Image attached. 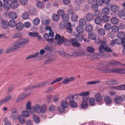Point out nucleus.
Instances as JSON below:
<instances>
[{
  "label": "nucleus",
  "instance_id": "nucleus-27",
  "mask_svg": "<svg viewBox=\"0 0 125 125\" xmlns=\"http://www.w3.org/2000/svg\"><path fill=\"white\" fill-rule=\"evenodd\" d=\"M111 23L114 24H117L119 22V20L118 19L115 17L112 18L110 20Z\"/></svg>",
  "mask_w": 125,
  "mask_h": 125
},
{
  "label": "nucleus",
  "instance_id": "nucleus-62",
  "mask_svg": "<svg viewBox=\"0 0 125 125\" xmlns=\"http://www.w3.org/2000/svg\"><path fill=\"white\" fill-rule=\"evenodd\" d=\"M106 46L107 45L105 46L104 45V51L107 52H112V51L111 49L109 47Z\"/></svg>",
  "mask_w": 125,
  "mask_h": 125
},
{
  "label": "nucleus",
  "instance_id": "nucleus-10",
  "mask_svg": "<svg viewBox=\"0 0 125 125\" xmlns=\"http://www.w3.org/2000/svg\"><path fill=\"white\" fill-rule=\"evenodd\" d=\"M28 95L24 93L22 94L17 98L16 101V102H20L22 100L25 98Z\"/></svg>",
  "mask_w": 125,
  "mask_h": 125
},
{
  "label": "nucleus",
  "instance_id": "nucleus-46",
  "mask_svg": "<svg viewBox=\"0 0 125 125\" xmlns=\"http://www.w3.org/2000/svg\"><path fill=\"white\" fill-rule=\"evenodd\" d=\"M102 19L104 22H108L109 19L108 16L106 15H104L102 17Z\"/></svg>",
  "mask_w": 125,
  "mask_h": 125
},
{
  "label": "nucleus",
  "instance_id": "nucleus-2",
  "mask_svg": "<svg viewBox=\"0 0 125 125\" xmlns=\"http://www.w3.org/2000/svg\"><path fill=\"white\" fill-rule=\"evenodd\" d=\"M94 99L99 105L103 104V98L101 95L99 93L96 94L94 95Z\"/></svg>",
  "mask_w": 125,
  "mask_h": 125
},
{
  "label": "nucleus",
  "instance_id": "nucleus-14",
  "mask_svg": "<svg viewBox=\"0 0 125 125\" xmlns=\"http://www.w3.org/2000/svg\"><path fill=\"white\" fill-rule=\"evenodd\" d=\"M9 16L10 18L12 19H16L17 17L16 13L14 12H10L9 14Z\"/></svg>",
  "mask_w": 125,
  "mask_h": 125
},
{
  "label": "nucleus",
  "instance_id": "nucleus-54",
  "mask_svg": "<svg viewBox=\"0 0 125 125\" xmlns=\"http://www.w3.org/2000/svg\"><path fill=\"white\" fill-rule=\"evenodd\" d=\"M65 12L64 10H59L57 11V13L59 16H62L64 15Z\"/></svg>",
  "mask_w": 125,
  "mask_h": 125
},
{
  "label": "nucleus",
  "instance_id": "nucleus-18",
  "mask_svg": "<svg viewBox=\"0 0 125 125\" xmlns=\"http://www.w3.org/2000/svg\"><path fill=\"white\" fill-rule=\"evenodd\" d=\"M122 101V99L121 96H117L115 98V102L117 104H120Z\"/></svg>",
  "mask_w": 125,
  "mask_h": 125
},
{
  "label": "nucleus",
  "instance_id": "nucleus-35",
  "mask_svg": "<svg viewBox=\"0 0 125 125\" xmlns=\"http://www.w3.org/2000/svg\"><path fill=\"white\" fill-rule=\"evenodd\" d=\"M95 34L93 33H90L88 34V37L89 39L94 40L96 37Z\"/></svg>",
  "mask_w": 125,
  "mask_h": 125
},
{
  "label": "nucleus",
  "instance_id": "nucleus-33",
  "mask_svg": "<svg viewBox=\"0 0 125 125\" xmlns=\"http://www.w3.org/2000/svg\"><path fill=\"white\" fill-rule=\"evenodd\" d=\"M22 116L24 117H28L29 116L30 114L28 111H24L22 113Z\"/></svg>",
  "mask_w": 125,
  "mask_h": 125
},
{
  "label": "nucleus",
  "instance_id": "nucleus-37",
  "mask_svg": "<svg viewBox=\"0 0 125 125\" xmlns=\"http://www.w3.org/2000/svg\"><path fill=\"white\" fill-rule=\"evenodd\" d=\"M69 104L70 106L73 107H76L77 106V103L73 101H70Z\"/></svg>",
  "mask_w": 125,
  "mask_h": 125
},
{
  "label": "nucleus",
  "instance_id": "nucleus-26",
  "mask_svg": "<svg viewBox=\"0 0 125 125\" xmlns=\"http://www.w3.org/2000/svg\"><path fill=\"white\" fill-rule=\"evenodd\" d=\"M3 6L4 8L6 10L10 9L11 7V6L10 4L8 2L5 3L3 4Z\"/></svg>",
  "mask_w": 125,
  "mask_h": 125
},
{
  "label": "nucleus",
  "instance_id": "nucleus-3",
  "mask_svg": "<svg viewBox=\"0 0 125 125\" xmlns=\"http://www.w3.org/2000/svg\"><path fill=\"white\" fill-rule=\"evenodd\" d=\"M94 40L95 41V43L97 44H102L104 46L106 45V41H102L98 36H96Z\"/></svg>",
  "mask_w": 125,
  "mask_h": 125
},
{
  "label": "nucleus",
  "instance_id": "nucleus-43",
  "mask_svg": "<svg viewBox=\"0 0 125 125\" xmlns=\"http://www.w3.org/2000/svg\"><path fill=\"white\" fill-rule=\"evenodd\" d=\"M115 89L119 90H125V84H123L119 86L116 87Z\"/></svg>",
  "mask_w": 125,
  "mask_h": 125
},
{
  "label": "nucleus",
  "instance_id": "nucleus-19",
  "mask_svg": "<svg viewBox=\"0 0 125 125\" xmlns=\"http://www.w3.org/2000/svg\"><path fill=\"white\" fill-rule=\"evenodd\" d=\"M102 20L99 17H96L94 20V22L95 24L100 25L101 24L102 22Z\"/></svg>",
  "mask_w": 125,
  "mask_h": 125
},
{
  "label": "nucleus",
  "instance_id": "nucleus-17",
  "mask_svg": "<svg viewBox=\"0 0 125 125\" xmlns=\"http://www.w3.org/2000/svg\"><path fill=\"white\" fill-rule=\"evenodd\" d=\"M18 119L19 122L21 124H24L25 122V120L24 117L21 115H19Z\"/></svg>",
  "mask_w": 125,
  "mask_h": 125
},
{
  "label": "nucleus",
  "instance_id": "nucleus-34",
  "mask_svg": "<svg viewBox=\"0 0 125 125\" xmlns=\"http://www.w3.org/2000/svg\"><path fill=\"white\" fill-rule=\"evenodd\" d=\"M69 17L68 15L67 14H65L62 17V19L64 21L67 22L69 19Z\"/></svg>",
  "mask_w": 125,
  "mask_h": 125
},
{
  "label": "nucleus",
  "instance_id": "nucleus-59",
  "mask_svg": "<svg viewBox=\"0 0 125 125\" xmlns=\"http://www.w3.org/2000/svg\"><path fill=\"white\" fill-rule=\"evenodd\" d=\"M117 35L118 37L121 38L124 37V33L123 32L120 31L117 33Z\"/></svg>",
  "mask_w": 125,
  "mask_h": 125
},
{
  "label": "nucleus",
  "instance_id": "nucleus-39",
  "mask_svg": "<svg viewBox=\"0 0 125 125\" xmlns=\"http://www.w3.org/2000/svg\"><path fill=\"white\" fill-rule=\"evenodd\" d=\"M33 120L35 124H38L40 122L39 117L36 115H34L33 116Z\"/></svg>",
  "mask_w": 125,
  "mask_h": 125
},
{
  "label": "nucleus",
  "instance_id": "nucleus-22",
  "mask_svg": "<svg viewBox=\"0 0 125 125\" xmlns=\"http://www.w3.org/2000/svg\"><path fill=\"white\" fill-rule=\"evenodd\" d=\"M98 35L100 36H104L105 34L104 30L103 29H99L97 31Z\"/></svg>",
  "mask_w": 125,
  "mask_h": 125
},
{
  "label": "nucleus",
  "instance_id": "nucleus-6",
  "mask_svg": "<svg viewBox=\"0 0 125 125\" xmlns=\"http://www.w3.org/2000/svg\"><path fill=\"white\" fill-rule=\"evenodd\" d=\"M75 79V77H70L64 80L62 82V83L64 84L68 83L69 82L74 80Z\"/></svg>",
  "mask_w": 125,
  "mask_h": 125
},
{
  "label": "nucleus",
  "instance_id": "nucleus-7",
  "mask_svg": "<svg viewBox=\"0 0 125 125\" xmlns=\"http://www.w3.org/2000/svg\"><path fill=\"white\" fill-rule=\"evenodd\" d=\"M1 26L4 29H7L9 27L8 22L6 20H3L1 22Z\"/></svg>",
  "mask_w": 125,
  "mask_h": 125
},
{
  "label": "nucleus",
  "instance_id": "nucleus-56",
  "mask_svg": "<svg viewBox=\"0 0 125 125\" xmlns=\"http://www.w3.org/2000/svg\"><path fill=\"white\" fill-rule=\"evenodd\" d=\"M24 25V27L25 28H28L31 26V24L29 21H26L25 22Z\"/></svg>",
  "mask_w": 125,
  "mask_h": 125
},
{
  "label": "nucleus",
  "instance_id": "nucleus-61",
  "mask_svg": "<svg viewBox=\"0 0 125 125\" xmlns=\"http://www.w3.org/2000/svg\"><path fill=\"white\" fill-rule=\"evenodd\" d=\"M104 51V45L102 44L99 48V51L100 52L103 53Z\"/></svg>",
  "mask_w": 125,
  "mask_h": 125
},
{
  "label": "nucleus",
  "instance_id": "nucleus-41",
  "mask_svg": "<svg viewBox=\"0 0 125 125\" xmlns=\"http://www.w3.org/2000/svg\"><path fill=\"white\" fill-rule=\"evenodd\" d=\"M79 24L82 26H84L86 24V21L85 19L82 18L79 21Z\"/></svg>",
  "mask_w": 125,
  "mask_h": 125
},
{
  "label": "nucleus",
  "instance_id": "nucleus-13",
  "mask_svg": "<svg viewBox=\"0 0 125 125\" xmlns=\"http://www.w3.org/2000/svg\"><path fill=\"white\" fill-rule=\"evenodd\" d=\"M15 26L18 30L20 31L23 28V25L22 23L19 22L16 24Z\"/></svg>",
  "mask_w": 125,
  "mask_h": 125
},
{
  "label": "nucleus",
  "instance_id": "nucleus-49",
  "mask_svg": "<svg viewBox=\"0 0 125 125\" xmlns=\"http://www.w3.org/2000/svg\"><path fill=\"white\" fill-rule=\"evenodd\" d=\"M89 102L90 105L94 106L95 105L94 100L93 98H90L89 100Z\"/></svg>",
  "mask_w": 125,
  "mask_h": 125
},
{
  "label": "nucleus",
  "instance_id": "nucleus-1",
  "mask_svg": "<svg viewBox=\"0 0 125 125\" xmlns=\"http://www.w3.org/2000/svg\"><path fill=\"white\" fill-rule=\"evenodd\" d=\"M61 106L58 108V111L62 113L64 112L65 109L68 107V104L67 102L65 101H62L61 103Z\"/></svg>",
  "mask_w": 125,
  "mask_h": 125
},
{
  "label": "nucleus",
  "instance_id": "nucleus-5",
  "mask_svg": "<svg viewBox=\"0 0 125 125\" xmlns=\"http://www.w3.org/2000/svg\"><path fill=\"white\" fill-rule=\"evenodd\" d=\"M21 46L18 41H17L13 44L11 47L13 51H14L18 49Z\"/></svg>",
  "mask_w": 125,
  "mask_h": 125
},
{
  "label": "nucleus",
  "instance_id": "nucleus-21",
  "mask_svg": "<svg viewBox=\"0 0 125 125\" xmlns=\"http://www.w3.org/2000/svg\"><path fill=\"white\" fill-rule=\"evenodd\" d=\"M76 30L78 33L81 34L83 31V29L81 26H78L76 27Z\"/></svg>",
  "mask_w": 125,
  "mask_h": 125
},
{
  "label": "nucleus",
  "instance_id": "nucleus-44",
  "mask_svg": "<svg viewBox=\"0 0 125 125\" xmlns=\"http://www.w3.org/2000/svg\"><path fill=\"white\" fill-rule=\"evenodd\" d=\"M41 106L39 104L35 105L34 106L36 112L38 113H40Z\"/></svg>",
  "mask_w": 125,
  "mask_h": 125
},
{
  "label": "nucleus",
  "instance_id": "nucleus-4",
  "mask_svg": "<svg viewBox=\"0 0 125 125\" xmlns=\"http://www.w3.org/2000/svg\"><path fill=\"white\" fill-rule=\"evenodd\" d=\"M18 41L21 46L28 43L29 42V40L27 39H21Z\"/></svg>",
  "mask_w": 125,
  "mask_h": 125
},
{
  "label": "nucleus",
  "instance_id": "nucleus-24",
  "mask_svg": "<svg viewBox=\"0 0 125 125\" xmlns=\"http://www.w3.org/2000/svg\"><path fill=\"white\" fill-rule=\"evenodd\" d=\"M8 23L9 26L12 28L14 27L16 24L15 21L13 20H11L9 21Z\"/></svg>",
  "mask_w": 125,
  "mask_h": 125
},
{
  "label": "nucleus",
  "instance_id": "nucleus-31",
  "mask_svg": "<svg viewBox=\"0 0 125 125\" xmlns=\"http://www.w3.org/2000/svg\"><path fill=\"white\" fill-rule=\"evenodd\" d=\"M119 62L115 61L114 60H112L110 61L109 62V64L110 66L112 65H118Z\"/></svg>",
  "mask_w": 125,
  "mask_h": 125
},
{
  "label": "nucleus",
  "instance_id": "nucleus-8",
  "mask_svg": "<svg viewBox=\"0 0 125 125\" xmlns=\"http://www.w3.org/2000/svg\"><path fill=\"white\" fill-rule=\"evenodd\" d=\"M66 29L67 31L69 33H71L72 32V24L68 22L66 23Z\"/></svg>",
  "mask_w": 125,
  "mask_h": 125
},
{
  "label": "nucleus",
  "instance_id": "nucleus-55",
  "mask_svg": "<svg viewBox=\"0 0 125 125\" xmlns=\"http://www.w3.org/2000/svg\"><path fill=\"white\" fill-rule=\"evenodd\" d=\"M112 31L114 32H116L119 31V28L117 26H114L111 28Z\"/></svg>",
  "mask_w": 125,
  "mask_h": 125
},
{
  "label": "nucleus",
  "instance_id": "nucleus-16",
  "mask_svg": "<svg viewBox=\"0 0 125 125\" xmlns=\"http://www.w3.org/2000/svg\"><path fill=\"white\" fill-rule=\"evenodd\" d=\"M111 10L114 12H117L119 10V8L116 5H112L110 7Z\"/></svg>",
  "mask_w": 125,
  "mask_h": 125
},
{
  "label": "nucleus",
  "instance_id": "nucleus-23",
  "mask_svg": "<svg viewBox=\"0 0 125 125\" xmlns=\"http://www.w3.org/2000/svg\"><path fill=\"white\" fill-rule=\"evenodd\" d=\"M44 85L42 82L38 84H35L31 86V88L32 89H35L39 87H42Z\"/></svg>",
  "mask_w": 125,
  "mask_h": 125
},
{
  "label": "nucleus",
  "instance_id": "nucleus-63",
  "mask_svg": "<svg viewBox=\"0 0 125 125\" xmlns=\"http://www.w3.org/2000/svg\"><path fill=\"white\" fill-rule=\"evenodd\" d=\"M49 109L50 111H53L55 110L56 108L55 106L53 105H51L49 106Z\"/></svg>",
  "mask_w": 125,
  "mask_h": 125
},
{
  "label": "nucleus",
  "instance_id": "nucleus-30",
  "mask_svg": "<svg viewBox=\"0 0 125 125\" xmlns=\"http://www.w3.org/2000/svg\"><path fill=\"white\" fill-rule=\"evenodd\" d=\"M39 54V52H36L34 54H33L31 55H29L26 58V60L30 59L31 58H33L37 56Z\"/></svg>",
  "mask_w": 125,
  "mask_h": 125
},
{
  "label": "nucleus",
  "instance_id": "nucleus-45",
  "mask_svg": "<svg viewBox=\"0 0 125 125\" xmlns=\"http://www.w3.org/2000/svg\"><path fill=\"white\" fill-rule=\"evenodd\" d=\"M40 21L39 19L38 18H36L33 20V22L34 24L37 25H39Z\"/></svg>",
  "mask_w": 125,
  "mask_h": 125
},
{
  "label": "nucleus",
  "instance_id": "nucleus-12",
  "mask_svg": "<svg viewBox=\"0 0 125 125\" xmlns=\"http://www.w3.org/2000/svg\"><path fill=\"white\" fill-rule=\"evenodd\" d=\"M104 101L106 104H110L112 102V99L110 97L106 96L104 97Z\"/></svg>",
  "mask_w": 125,
  "mask_h": 125
},
{
  "label": "nucleus",
  "instance_id": "nucleus-11",
  "mask_svg": "<svg viewBox=\"0 0 125 125\" xmlns=\"http://www.w3.org/2000/svg\"><path fill=\"white\" fill-rule=\"evenodd\" d=\"M70 41L72 42V45L73 46L78 47L80 46V44L76 42L74 38L71 39H70Z\"/></svg>",
  "mask_w": 125,
  "mask_h": 125
},
{
  "label": "nucleus",
  "instance_id": "nucleus-60",
  "mask_svg": "<svg viewBox=\"0 0 125 125\" xmlns=\"http://www.w3.org/2000/svg\"><path fill=\"white\" fill-rule=\"evenodd\" d=\"M117 73H125V69L124 68H118Z\"/></svg>",
  "mask_w": 125,
  "mask_h": 125
},
{
  "label": "nucleus",
  "instance_id": "nucleus-40",
  "mask_svg": "<svg viewBox=\"0 0 125 125\" xmlns=\"http://www.w3.org/2000/svg\"><path fill=\"white\" fill-rule=\"evenodd\" d=\"M70 42L69 40L68 39H66L63 37V43L65 45L69 46L70 44Z\"/></svg>",
  "mask_w": 125,
  "mask_h": 125
},
{
  "label": "nucleus",
  "instance_id": "nucleus-48",
  "mask_svg": "<svg viewBox=\"0 0 125 125\" xmlns=\"http://www.w3.org/2000/svg\"><path fill=\"white\" fill-rule=\"evenodd\" d=\"M52 18L54 21H57L59 20V15L54 14L52 16Z\"/></svg>",
  "mask_w": 125,
  "mask_h": 125
},
{
  "label": "nucleus",
  "instance_id": "nucleus-20",
  "mask_svg": "<svg viewBox=\"0 0 125 125\" xmlns=\"http://www.w3.org/2000/svg\"><path fill=\"white\" fill-rule=\"evenodd\" d=\"M47 109L46 105L45 104L42 105L41 106L40 112L42 113H44L46 112Z\"/></svg>",
  "mask_w": 125,
  "mask_h": 125
},
{
  "label": "nucleus",
  "instance_id": "nucleus-29",
  "mask_svg": "<svg viewBox=\"0 0 125 125\" xmlns=\"http://www.w3.org/2000/svg\"><path fill=\"white\" fill-rule=\"evenodd\" d=\"M81 107L83 109H86V99L83 98V100L81 104Z\"/></svg>",
  "mask_w": 125,
  "mask_h": 125
},
{
  "label": "nucleus",
  "instance_id": "nucleus-9",
  "mask_svg": "<svg viewBox=\"0 0 125 125\" xmlns=\"http://www.w3.org/2000/svg\"><path fill=\"white\" fill-rule=\"evenodd\" d=\"M11 96L10 95H8L4 98V99H3L0 102V105L2 104L5 103L7 102L11 99Z\"/></svg>",
  "mask_w": 125,
  "mask_h": 125
},
{
  "label": "nucleus",
  "instance_id": "nucleus-25",
  "mask_svg": "<svg viewBox=\"0 0 125 125\" xmlns=\"http://www.w3.org/2000/svg\"><path fill=\"white\" fill-rule=\"evenodd\" d=\"M84 54V52H76L73 53V55L76 56H82Z\"/></svg>",
  "mask_w": 125,
  "mask_h": 125
},
{
  "label": "nucleus",
  "instance_id": "nucleus-42",
  "mask_svg": "<svg viewBox=\"0 0 125 125\" xmlns=\"http://www.w3.org/2000/svg\"><path fill=\"white\" fill-rule=\"evenodd\" d=\"M29 14L28 12H24L22 14V17L24 19H27L28 18Z\"/></svg>",
  "mask_w": 125,
  "mask_h": 125
},
{
  "label": "nucleus",
  "instance_id": "nucleus-58",
  "mask_svg": "<svg viewBox=\"0 0 125 125\" xmlns=\"http://www.w3.org/2000/svg\"><path fill=\"white\" fill-rule=\"evenodd\" d=\"M62 77H60L59 78H57L56 79H55L53 81H52L51 82V83L52 84V85L54 83L59 82L61 81L62 79Z\"/></svg>",
  "mask_w": 125,
  "mask_h": 125
},
{
  "label": "nucleus",
  "instance_id": "nucleus-50",
  "mask_svg": "<svg viewBox=\"0 0 125 125\" xmlns=\"http://www.w3.org/2000/svg\"><path fill=\"white\" fill-rule=\"evenodd\" d=\"M37 6L38 8L40 9H42L43 8L44 5L42 2L39 1L37 3Z\"/></svg>",
  "mask_w": 125,
  "mask_h": 125
},
{
  "label": "nucleus",
  "instance_id": "nucleus-36",
  "mask_svg": "<svg viewBox=\"0 0 125 125\" xmlns=\"http://www.w3.org/2000/svg\"><path fill=\"white\" fill-rule=\"evenodd\" d=\"M102 13L105 14H108L110 12L109 9L106 7L104 8L102 10Z\"/></svg>",
  "mask_w": 125,
  "mask_h": 125
},
{
  "label": "nucleus",
  "instance_id": "nucleus-51",
  "mask_svg": "<svg viewBox=\"0 0 125 125\" xmlns=\"http://www.w3.org/2000/svg\"><path fill=\"white\" fill-rule=\"evenodd\" d=\"M17 115L18 114L16 112L14 111L12 113L11 117L14 120H15L17 119Z\"/></svg>",
  "mask_w": 125,
  "mask_h": 125
},
{
  "label": "nucleus",
  "instance_id": "nucleus-28",
  "mask_svg": "<svg viewBox=\"0 0 125 125\" xmlns=\"http://www.w3.org/2000/svg\"><path fill=\"white\" fill-rule=\"evenodd\" d=\"M94 16L91 13H88L86 15V20L88 21H91L93 19Z\"/></svg>",
  "mask_w": 125,
  "mask_h": 125
},
{
  "label": "nucleus",
  "instance_id": "nucleus-52",
  "mask_svg": "<svg viewBox=\"0 0 125 125\" xmlns=\"http://www.w3.org/2000/svg\"><path fill=\"white\" fill-rule=\"evenodd\" d=\"M104 27L106 30L107 31L109 30L111 28V25L108 23H106L105 24Z\"/></svg>",
  "mask_w": 125,
  "mask_h": 125
},
{
  "label": "nucleus",
  "instance_id": "nucleus-47",
  "mask_svg": "<svg viewBox=\"0 0 125 125\" xmlns=\"http://www.w3.org/2000/svg\"><path fill=\"white\" fill-rule=\"evenodd\" d=\"M118 15L120 17H123L125 16V13L123 10H120L118 12Z\"/></svg>",
  "mask_w": 125,
  "mask_h": 125
},
{
  "label": "nucleus",
  "instance_id": "nucleus-57",
  "mask_svg": "<svg viewBox=\"0 0 125 125\" xmlns=\"http://www.w3.org/2000/svg\"><path fill=\"white\" fill-rule=\"evenodd\" d=\"M94 16L96 17H99L101 16V13L97 10L95 11L94 13Z\"/></svg>",
  "mask_w": 125,
  "mask_h": 125
},
{
  "label": "nucleus",
  "instance_id": "nucleus-38",
  "mask_svg": "<svg viewBox=\"0 0 125 125\" xmlns=\"http://www.w3.org/2000/svg\"><path fill=\"white\" fill-rule=\"evenodd\" d=\"M29 34L30 36L33 37H36L39 35V33L37 32H29Z\"/></svg>",
  "mask_w": 125,
  "mask_h": 125
},
{
  "label": "nucleus",
  "instance_id": "nucleus-32",
  "mask_svg": "<svg viewBox=\"0 0 125 125\" xmlns=\"http://www.w3.org/2000/svg\"><path fill=\"white\" fill-rule=\"evenodd\" d=\"M117 83V81L115 80H111L108 81L106 82V83L107 85H114Z\"/></svg>",
  "mask_w": 125,
  "mask_h": 125
},
{
  "label": "nucleus",
  "instance_id": "nucleus-53",
  "mask_svg": "<svg viewBox=\"0 0 125 125\" xmlns=\"http://www.w3.org/2000/svg\"><path fill=\"white\" fill-rule=\"evenodd\" d=\"M93 29L92 26L90 24L87 25H86V31L89 32L92 31Z\"/></svg>",
  "mask_w": 125,
  "mask_h": 125
},
{
  "label": "nucleus",
  "instance_id": "nucleus-64",
  "mask_svg": "<svg viewBox=\"0 0 125 125\" xmlns=\"http://www.w3.org/2000/svg\"><path fill=\"white\" fill-rule=\"evenodd\" d=\"M29 12L31 15H33L36 12L35 9L33 8H30L29 9Z\"/></svg>",
  "mask_w": 125,
  "mask_h": 125
},
{
  "label": "nucleus",
  "instance_id": "nucleus-15",
  "mask_svg": "<svg viewBox=\"0 0 125 125\" xmlns=\"http://www.w3.org/2000/svg\"><path fill=\"white\" fill-rule=\"evenodd\" d=\"M75 40L78 42H81L83 39V36L80 34H78L75 36Z\"/></svg>",
  "mask_w": 125,
  "mask_h": 125
}]
</instances>
